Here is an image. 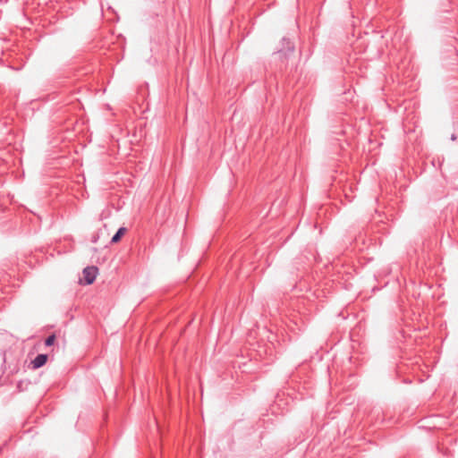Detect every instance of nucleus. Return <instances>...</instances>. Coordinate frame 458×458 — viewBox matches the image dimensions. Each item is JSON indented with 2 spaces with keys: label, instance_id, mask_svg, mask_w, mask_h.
Masks as SVG:
<instances>
[{
  "label": "nucleus",
  "instance_id": "obj_1",
  "mask_svg": "<svg viewBox=\"0 0 458 458\" xmlns=\"http://www.w3.org/2000/svg\"><path fill=\"white\" fill-rule=\"evenodd\" d=\"M98 268L96 267H87L83 269V278L87 284H91L97 276Z\"/></svg>",
  "mask_w": 458,
  "mask_h": 458
},
{
  "label": "nucleus",
  "instance_id": "obj_2",
  "mask_svg": "<svg viewBox=\"0 0 458 458\" xmlns=\"http://www.w3.org/2000/svg\"><path fill=\"white\" fill-rule=\"evenodd\" d=\"M47 360V354H38L36 356V358L32 360V365L34 369H38L46 364Z\"/></svg>",
  "mask_w": 458,
  "mask_h": 458
},
{
  "label": "nucleus",
  "instance_id": "obj_3",
  "mask_svg": "<svg viewBox=\"0 0 458 458\" xmlns=\"http://www.w3.org/2000/svg\"><path fill=\"white\" fill-rule=\"evenodd\" d=\"M125 232H126V228L120 227L118 229V231L115 233V234L112 237L111 242L112 243L118 242L121 240L122 236L125 233Z\"/></svg>",
  "mask_w": 458,
  "mask_h": 458
},
{
  "label": "nucleus",
  "instance_id": "obj_4",
  "mask_svg": "<svg viewBox=\"0 0 458 458\" xmlns=\"http://www.w3.org/2000/svg\"><path fill=\"white\" fill-rule=\"evenodd\" d=\"M55 341V335L53 334V335H49V336L46 339V341H45V344H46L47 346H51V345H53V344H54Z\"/></svg>",
  "mask_w": 458,
  "mask_h": 458
},
{
  "label": "nucleus",
  "instance_id": "obj_5",
  "mask_svg": "<svg viewBox=\"0 0 458 458\" xmlns=\"http://www.w3.org/2000/svg\"><path fill=\"white\" fill-rule=\"evenodd\" d=\"M344 198H345V200L348 199V196H347V194H346V193H345V195H344Z\"/></svg>",
  "mask_w": 458,
  "mask_h": 458
}]
</instances>
